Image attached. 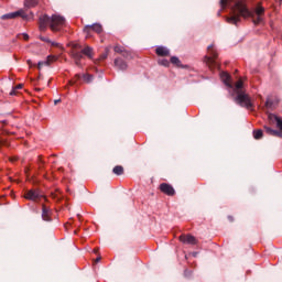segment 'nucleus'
Here are the masks:
<instances>
[{
	"label": "nucleus",
	"mask_w": 282,
	"mask_h": 282,
	"mask_svg": "<svg viewBox=\"0 0 282 282\" xmlns=\"http://www.w3.org/2000/svg\"><path fill=\"white\" fill-rule=\"evenodd\" d=\"M220 6L223 9L232 6V12L235 15L228 18L227 21L228 23H232L234 25H237V23L241 21V17L243 19H254V14H257L258 18L253 21V23H261V17L265 14V8L261 6V2L257 4L254 11H250L248 9L246 0H220Z\"/></svg>",
	"instance_id": "f257e3e1"
},
{
	"label": "nucleus",
	"mask_w": 282,
	"mask_h": 282,
	"mask_svg": "<svg viewBox=\"0 0 282 282\" xmlns=\"http://www.w3.org/2000/svg\"><path fill=\"white\" fill-rule=\"evenodd\" d=\"M48 25L52 32H61V30L65 28V18L58 14H53L51 18H48L47 15H42L40 18L41 32H44V30H47Z\"/></svg>",
	"instance_id": "f03ea898"
},
{
	"label": "nucleus",
	"mask_w": 282,
	"mask_h": 282,
	"mask_svg": "<svg viewBox=\"0 0 282 282\" xmlns=\"http://www.w3.org/2000/svg\"><path fill=\"white\" fill-rule=\"evenodd\" d=\"M207 52L209 56L205 57L206 64L209 69H219V62H217V51L213 45L208 46Z\"/></svg>",
	"instance_id": "7ed1b4c3"
},
{
	"label": "nucleus",
	"mask_w": 282,
	"mask_h": 282,
	"mask_svg": "<svg viewBox=\"0 0 282 282\" xmlns=\"http://www.w3.org/2000/svg\"><path fill=\"white\" fill-rule=\"evenodd\" d=\"M235 100L237 105H240V107L252 109V100L250 99V95L246 94V91L238 93Z\"/></svg>",
	"instance_id": "20e7f679"
},
{
	"label": "nucleus",
	"mask_w": 282,
	"mask_h": 282,
	"mask_svg": "<svg viewBox=\"0 0 282 282\" xmlns=\"http://www.w3.org/2000/svg\"><path fill=\"white\" fill-rule=\"evenodd\" d=\"M18 17H21L24 21H32L34 19V13H25V10L21 9L19 11L12 12V13H7L1 17V19H17Z\"/></svg>",
	"instance_id": "39448f33"
},
{
	"label": "nucleus",
	"mask_w": 282,
	"mask_h": 282,
	"mask_svg": "<svg viewBox=\"0 0 282 282\" xmlns=\"http://www.w3.org/2000/svg\"><path fill=\"white\" fill-rule=\"evenodd\" d=\"M72 54H73V57L76 62V65H79L80 59L83 58V54L85 56H87L88 58H94V50L89 46H86L84 50H82V52L73 51Z\"/></svg>",
	"instance_id": "423d86ee"
},
{
	"label": "nucleus",
	"mask_w": 282,
	"mask_h": 282,
	"mask_svg": "<svg viewBox=\"0 0 282 282\" xmlns=\"http://www.w3.org/2000/svg\"><path fill=\"white\" fill-rule=\"evenodd\" d=\"M84 32L87 37L91 36V32H96L97 34H102V25L100 23H95L93 25H86L84 28Z\"/></svg>",
	"instance_id": "0eeeda50"
},
{
	"label": "nucleus",
	"mask_w": 282,
	"mask_h": 282,
	"mask_svg": "<svg viewBox=\"0 0 282 282\" xmlns=\"http://www.w3.org/2000/svg\"><path fill=\"white\" fill-rule=\"evenodd\" d=\"M178 239L181 243H185L187 246H197V238H195L193 235L183 234L178 237Z\"/></svg>",
	"instance_id": "6e6552de"
},
{
	"label": "nucleus",
	"mask_w": 282,
	"mask_h": 282,
	"mask_svg": "<svg viewBox=\"0 0 282 282\" xmlns=\"http://www.w3.org/2000/svg\"><path fill=\"white\" fill-rule=\"evenodd\" d=\"M161 193H164V195H167L169 197H173L175 195V188L169 183H162L160 185Z\"/></svg>",
	"instance_id": "1a4fd4ad"
},
{
	"label": "nucleus",
	"mask_w": 282,
	"mask_h": 282,
	"mask_svg": "<svg viewBox=\"0 0 282 282\" xmlns=\"http://www.w3.org/2000/svg\"><path fill=\"white\" fill-rule=\"evenodd\" d=\"M24 197L25 199H30L31 202H39V198L43 197V195H41V193L36 189H31L24 194Z\"/></svg>",
	"instance_id": "9d476101"
},
{
	"label": "nucleus",
	"mask_w": 282,
	"mask_h": 282,
	"mask_svg": "<svg viewBox=\"0 0 282 282\" xmlns=\"http://www.w3.org/2000/svg\"><path fill=\"white\" fill-rule=\"evenodd\" d=\"M58 61V57L56 55H48L46 61L39 62L37 67L41 69L43 65H52V63H56Z\"/></svg>",
	"instance_id": "9b49d317"
},
{
	"label": "nucleus",
	"mask_w": 282,
	"mask_h": 282,
	"mask_svg": "<svg viewBox=\"0 0 282 282\" xmlns=\"http://www.w3.org/2000/svg\"><path fill=\"white\" fill-rule=\"evenodd\" d=\"M220 79L223 80V83L227 86V87H232V82L230 79V74H228L227 72H221L220 73Z\"/></svg>",
	"instance_id": "f8f14e48"
},
{
	"label": "nucleus",
	"mask_w": 282,
	"mask_h": 282,
	"mask_svg": "<svg viewBox=\"0 0 282 282\" xmlns=\"http://www.w3.org/2000/svg\"><path fill=\"white\" fill-rule=\"evenodd\" d=\"M42 219L44 221H51L52 220L50 209L45 206H43V208H42Z\"/></svg>",
	"instance_id": "ddd939ff"
},
{
	"label": "nucleus",
	"mask_w": 282,
	"mask_h": 282,
	"mask_svg": "<svg viewBox=\"0 0 282 282\" xmlns=\"http://www.w3.org/2000/svg\"><path fill=\"white\" fill-rule=\"evenodd\" d=\"M155 54L158 56H169L170 52H169V48H166L164 46H159L155 50Z\"/></svg>",
	"instance_id": "4468645a"
},
{
	"label": "nucleus",
	"mask_w": 282,
	"mask_h": 282,
	"mask_svg": "<svg viewBox=\"0 0 282 282\" xmlns=\"http://www.w3.org/2000/svg\"><path fill=\"white\" fill-rule=\"evenodd\" d=\"M235 94H241L243 93V80L239 79L236 84H235V89H234Z\"/></svg>",
	"instance_id": "2eb2a0df"
},
{
	"label": "nucleus",
	"mask_w": 282,
	"mask_h": 282,
	"mask_svg": "<svg viewBox=\"0 0 282 282\" xmlns=\"http://www.w3.org/2000/svg\"><path fill=\"white\" fill-rule=\"evenodd\" d=\"M115 65H116V67H118V69H121L123 72H124V69H127V63H124V61H122L120 58L115 59Z\"/></svg>",
	"instance_id": "dca6fc26"
},
{
	"label": "nucleus",
	"mask_w": 282,
	"mask_h": 282,
	"mask_svg": "<svg viewBox=\"0 0 282 282\" xmlns=\"http://www.w3.org/2000/svg\"><path fill=\"white\" fill-rule=\"evenodd\" d=\"M39 6V0H25L24 7L25 8H36Z\"/></svg>",
	"instance_id": "f3484780"
},
{
	"label": "nucleus",
	"mask_w": 282,
	"mask_h": 282,
	"mask_svg": "<svg viewBox=\"0 0 282 282\" xmlns=\"http://www.w3.org/2000/svg\"><path fill=\"white\" fill-rule=\"evenodd\" d=\"M269 118L270 119L274 118L278 129H280V131H282V120H281V118H279L274 115H270Z\"/></svg>",
	"instance_id": "a211bd4d"
},
{
	"label": "nucleus",
	"mask_w": 282,
	"mask_h": 282,
	"mask_svg": "<svg viewBox=\"0 0 282 282\" xmlns=\"http://www.w3.org/2000/svg\"><path fill=\"white\" fill-rule=\"evenodd\" d=\"M112 173H115V175H122V173H124V167L117 165L113 167Z\"/></svg>",
	"instance_id": "6ab92c4d"
},
{
	"label": "nucleus",
	"mask_w": 282,
	"mask_h": 282,
	"mask_svg": "<svg viewBox=\"0 0 282 282\" xmlns=\"http://www.w3.org/2000/svg\"><path fill=\"white\" fill-rule=\"evenodd\" d=\"M113 50L117 54H123V56L124 54H127V50H124V46L116 45Z\"/></svg>",
	"instance_id": "aec40b11"
},
{
	"label": "nucleus",
	"mask_w": 282,
	"mask_h": 282,
	"mask_svg": "<svg viewBox=\"0 0 282 282\" xmlns=\"http://www.w3.org/2000/svg\"><path fill=\"white\" fill-rule=\"evenodd\" d=\"M253 138L254 140H261V138H263V130H254Z\"/></svg>",
	"instance_id": "412c9836"
},
{
	"label": "nucleus",
	"mask_w": 282,
	"mask_h": 282,
	"mask_svg": "<svg viewBox=\"0 0 282 282\" xmlns=\"http://www.w3.org/2000/svg\"><path fill=\"white\" fill-rule=\"evenodd\" d=\"M23 89V84L17 85L10 93V96H17V90Z\"/></svg>",
	"instance_id": "4be33fe9"
},
{
	"label": "nucleus",
	"mask_w": 282,
	"mask_h": 282,
	"mask_svg": "<svg viewBox=\"0 0 282 282\" xmlns=\"http://www.w3.org/2000/svg\"><path fill=\"white\" fill-rule=\"evenodd\" d=\"M171 63L172 65H176V67H180L182 64V62H180V58L175 56L171 57Z\"/></svg>",
	"instance_id": "5701e85b"
},
{
	"label": "nucleus",
	"mask_w": 282,
	"mask_h": 282,
	"mask_svg": "<svg viewBox=\"0 0 282 282\" xmlns=\"http://www.w3.org/2000/svg\"><path fill=\"white\" fill-rule=\"evenodd\" d=\"M94 77L91 76V75H89V74H86V75H84V80H85V83H91V79H93Z\"/></svg>",
	"instance_id": "b1692460"
},
{
	"label": "nucleus",
	"mask_w": 282,
	"mask_h": 282,
	"mask_svg": "<svg viewBox=\"0 0 282 282\" xmlns=\"http://www.w3.org/2000/svg\"><path fill=\"white\" fill-rule=\"evenodd\" d=\"M264 130L267 133H269V135H274L275 130L271 129L270 127H264Z\"/></svg>",
	"instance_id": "393cba45"
},
{
	"label": "nucleus",
	"mask_w": 282,
	"mask_h": 282,
	"mask_svg": "<svg viewBox=\"0 0 282 282\" xmlns=\"http://www.w3.org/2000/svg\"><path fill=\"white\" fill-rule=\"evenodd\" d=\"M109 56V48H106V53L100 56V61H105Z\"/></svg>",
	"instance_id": "a878e982"
},
{
	"label": "nucleus",
	"mask_w": 282,
	"mask_h": 282,
	"mask_svg": "<svg viewBox=\"0 0 282 282\" xmlns=\"http://www.w3.org/2000/svg\"><path fill=\"white\" fill-rule=\"evenodd\" d=\"M273 135H275L276 138H282V130L280 131L274 130Z\"/></svg>",
	"instance_id": "bb28decb"
},
{
	"label": "nucleus",
	"mask_w": 282,
	"mask_h": 282,
	"mask_svg": "<svg viewBox=\"0 0 282 282\" xmlns=\"http://www.w3.org/2000/svg\"><path fill=\"white\" fill-rule=\"evenodd\" d=\"M160 65H163L164 67H169V61L167 59H162L160 62Z\"/></svg>",
	"instance_id": "cd10ccee"
},
{
	"label": "nucleus",
	"mask_w": 282,
	"mask_h": 282,
	"mask_svg": "<svg viewBox=\"0 0 282 282\" xmlns=\"http://www.w3.org/2000/svg\"><path fill=\"white\" fill-rule=\"evenodd\" d=\"M22 36H23L24 41H29L30 40V35H28L26 33H23Z\"/></svg>",
	"instance_id": "c85d7f7f"
},
{
	"label": "nucleus",
	"mask_w": 282,
	"mask_h": 282,
	"mask_svg": "<svg viewBox=\"0 0 282 282\" xmlns=\"http://www.w3.org/2000/svg\"><path fill=\"white\" fill-rule=\"evenodd\" d=\"M40 39H41V41H44L45 43H50V39H47V37L41 36Z\"/></svg>",
	"instance_id": "c756f323"
},
{
	"label": "nucleus",
	"mask_w": 282,
	"mask_h": 282,
	"mask_svg": "<svg viewBox=\"0 0 282 282\" xmlns=\"http://www.w3.org/2000/svg\"><path fill=\"white\" fill-rule=\"evenodd\" d=\"M53 47H63L61 44L52 42Z\"/></svg>",
	"instance_id": "7c9ffc66"
},
{
	"label": "nucleus",
	"mask_w": 282,
	"mask_h": 282,
	"mask_svg": "<svg viewBox=\"0 0 282 282\" xmlns=\"http://www.w3.org/2000/svg\"><path fill=\"white\" fill-rule=\"evenodd\" d=\"M29 67H32V59L26 61Z\"/></svg>",
	"instance_id": "2f4dec72"
},
{
	"label": "nucleus",
	"mask_w": 282,
	"mask_h": 282,
	"mask_svg": "<svg viewBox=\"0 0 282 282\" xmlns=\"http://www.w3.org/2000/svg\"><path fill=\"white\" fill-rule=\"evenodd\" d=\"M100 259H101L100 257H99V258H97V259H96V263H98V261H100Z\"/></svg>",
	"instance_id": "473e14b6"
},
{
	"label": "nucleus",
	"mask_w": 282,
	"mask_h": 282,
	"mask_svg": "<svg viewBox=\"0 0 282 282\" xmlns=\"http://www.w3.org/2000/svg\"><path fill=\"white\" fill-rule=\"evenodd\" d=\"M58 102H61V100H55V105H58Z\"/></svg>",
	"instance_id": "72a5a7b5"
},
{
	"label": "nucleus",
	"mask_w": 282,
	"mask_h": 282,
	"mask_svg": "<svg viewBox=\"0 0 282 282\" xmlns=\"http://www.w3.org/2000/svg\"><path fill=\"white\" fill-rule=\"evenodd\" d=\"M265 105H267V107H268V106L270 105V101H267Z\"/></svg>",
	"instance_id": "f704fd0d"
},
{
	"label": "nucleus",
	"mask_w": 282,
	"mask_h": 282,
	"mask_svg": "<svg viewBox=\"0 0 282 282\" xmlns=\"http://www.w3.org/2000/svg\"><path fill=\"white\" fill-rule=\"evenodd\" d=\"M30 171V169H25V173H28Z\"/></svg>",
	"instance_id": "c9c22d12"
},
{
	"label": "nucleus",
	"mask_w": 282,
	"mask_h": 282,
	"mask_svg": "<svg viewBox=\"0 0 282 282\" xmlns=\"http://www.w3.org/2000/svg\"><path fill=\"white\" fill-rule=\"evenodd\" d=\"M17 159H11V162H14Z\"/></svg>",
	"instance_id": "e433bc0d"
},
{
	"label": "nucleus",
	"mask_w": 282,
	"mask_h": 282,
	"mask_svg": "<svg viewBox=\"0 0 282 282\" xmlns=\"http://www.w3.org/2000/svg\"><path fill=\"white\" fill-rule=\"evenodd\" d=\"M78 47V45H75V48H77Z\"/></svg>",
	"instance_id": "4c0bfd02"
},
{
	"label": "nucleus",
	"mask_w": 282,
	"mask_h": 282,
	"mask_svg": "<svg viewBox=\"0 0 282 282\" xmlns=\"http://www.w3.org/2000/svg\"><path fill=\"white\" fill-rule=\"evenodd\" d=\"M280 1H282V0H280Z\"/></svg>",
	"instance_id": "58836bf2"
}]
</instances>
